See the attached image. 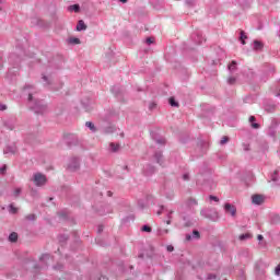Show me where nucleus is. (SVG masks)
<instances>
[{
  "instance_id": "nucleus-16",
  "label": "nucleus",
  "mask_w": 280,
  "mask_h": 280,
  "mask_svg": "<svg viewBox=\"0 0 280 280\" xmlns=\"http://www.w3.org/2000/svg\"><path fill=\"white\" fill-rule=\"evenodd\" d=\"M86 30V25L83 20H80L77 24V32H82Z\"/></svg>"
},
{
  "instance_id": "nucleus-50",
  "label": "nucleus",
  "mask_w": 280,
  "mask_h": 280,
  "mask_svg": "<svg viewBox=\"0 0 280 280\" xmlns=\"http://www.w3.org/2000/svg\"><path fill=\"white\" fill-rule=\"evenodd\" d=\"M183 179H184V180H189V173L184 174V175H183Z\"/></svg>"
},
{
  "instance_id": "nucleus-29",
  "label": "nucleus",
  "mask_w": 280,
  "mask_h": 280,
  "mask_svg": "<svg viewBox=\"0 0 280 280\" xmlns=\"http://www.w3.org/2000/svg\"><path fill=\"white\" fill-rule=\"evenodd\" d=\"M271 180L273 183H277L279 180V171H275L273 174H271Z\"/></svg>"
},
{
  "instance_id": "nucleus-3",
  "label": "nucleus",
  "mask_w": 280,
  "mask_h": 280,
  "mask_svg": "<svg viewBox=\"0 0 280 280\" xmlns=\"http://www.w3.org/2000/svg\"><path fill=\"white\" fill-rule=\"evenodd\" d=\"M63 139H65L68 148H73V145L80 144V140L78 139V136L74 133H65Z\"/></svg>"
},
{
  "instance_id": "nucleus-57",
  "label": "nucleus",
  "mask_w": 280,
  "mask_h": 280,
  "mask_svg": "<svg viewBox=\"0 0 280 280\" xmlns=\"http://www.w3.org/2000/svg\"><path fill=\"white\" fill-rule=\"evenodd\" d=\"M107 196L110 198V197H113V191H107Z\"/></svg>"
},
{
  "instance_id": "nucleus-17",
  "label": "nucleus",
  "mask_w": 280,
  "mask_h": 280,
  "mask_svg": "<svg viewBox=\"0 0 280 280\" xmlns=\"http://www.w3.org/2000/svg\"><path fill=\"white\" fill-rule=\"evenodd\" d=\"M168 104H170V106H173L174 108H178V106H179L178 102L176 101V98L174 96H171L168 98Z\"/></svg>"
},
{
  "instance_id": "nucleus-47",
  "label": "nucleus",
  "mask_w": 280,
  "mask_h": 280,
  "mask_svg": "<svg viewBox=\"0 0 280 280\" xmlns=\"http://www.w3.org/2000/svg\"><path fill=\"white\" fill-rule=\"evenodd\" d=\"M65 266L58 264L57 266H55V270H63Z\"/></svg>"
},
{
  "instance_id": "nucleus-8",
  "label": "nucleus",
  "mask_w": 280,
  "mask_h": 280,
  "mask_svg": "<svg viewBox=\"0 0 280 280\" xmlns=\"http://www.w3.org/2000/svg\"><path fill=\"white\" fill-rule=\"evenodd\" d=\"M42 80L46 82L45 86H48V89H50L51 91H58L57 89L54 88V78L43 74Z\"/></svg>"
},
{
  "instance_id": "nucleus-53",
  "label": "nucleus",
  "mask_w": 280,
  "mask_h": 280,
  "mask_svg": "<svg viewBox=\"0 0 280 280\" xmlns=\"http://www.w3.org/2000/svg\"><path fill=\"white\" fill-rule=\"evenodd\" d=\"M59 215H60V218H67V213H65V212H59Z\"/></svg>"
},
{
  "instance_id": "nucleus-19",
  "label": "nucleus",
  "mask_w": 280,
  "mask_h": 280,
  "mask_svg": "<svg viewBox=\"0 0 280 280\" xmlns=\"http://www.w3.org/2000/svg\"><path fill=\"white\" fill-rule=\"evenodd\" d=\"M253 237V234H250V233H245V234H241L240 236H238V240H241V242H244V241H246V240H250Z\"/></svg>"
},
{
  "instance_id": "nucleus-60",
  "label": "nucleus",
  "mask_w": 280,
  "mask_h": 280,
  "mask_svg": "<svg viewBox=\"0 0 280 280\" xmlns=\"http://www.w3.org/2000/svg\"><path fill=\"white\" fill-rule=\"evenodd\" d=\"M120 3H128V0H119Z\"/></svg>"
},
{
  "instance_id": "nucleus-5",
  "label": "nucleus",
  "mask_w": 280,
  "mask_h": 280,
  "mask_svg": "<svg viewBox=\"0 0 280 280\" xmlns=\"http://www.w3.org/2000/svg\"><path fill=\"white\" fill-rule=\"evenodd\" d=\"M67 170H69V172H78V170H80V158H71L68 163Z\"/></svg>"
},
{
  "instance_id": "nucleus-13",
  "label": "nucleus",
  "mask_w": 280,
  "mask_h": 280,
  "mask_svg": "<svg viewBox=\"0 0 280 280\" xmlns=\"http://www.w3.org/2000/svg\"><path fill=\"white\" fill-rule=\"evenodd\" d=\"M255 121H257V118L255 116H250L249 122H252V128H254L255 130H259V128H261V125H259Z\"/></svg>"
},
{
  "instance_id": "nucleus-33",
  "label": "nucleus",
  "mask_w": 280,
  "mask_h": 280,
  "mask_svg": "<svg viewBox=\"0 0 280 280\" xmlns=\"http://www.w3.org/2000/svg\"><path fill=\"white\" fill-rule=\"evenodd\" d=\"M231 139L229 138V136H224L221 141H220V145H225V143H229Z\"/></svg>"
},
{
  "instance_id": "nucleus-24",
  "label": "nucleus",
  "mask_w": 280,
  "mask_h": 280,
  "mask_svg": "<svg viewBox=\"0 0 280 280\" xmlns=\"http://www.w3.org/2000/svg\"><path fill=\"white\" fill-rule=\"evenodd\" d=\"M246 38H248V36H246V33L244 31H241L240 40L242 45H246Z\"/></svg>"
},
{
  "instance_id": "nucleus-23",
  "label": "nucleus",
  "mask_w": 280,
  "mask_h": 280,
  "mask_svg": "<svg viewBox=\"0 0 280 280\" xmlns=\"http://www.w3.org/2000/svg\"><path fill=\"white\" fill-rule=\"evenodd\" d=\"M69 12H80V4H72L68 8Z\"/></svg>"
},
{
  "instance_id": "nucleus-61",
  "label": "nucleus",
  "mask_w": 280,
  "mask_h": 280,
  "mask_svg": "<svg viewBox=\"0 0 280 280\" xmlns=\"http://www.w3.org/2000/svg\"><path fill=\"white\" fill-rule=\"evenodd\" d=\"M166 224H172V220H167V221H166Z\"/></svg>"
},
{
  "instance_id": "nucleus-37",
  "label": "nucleus",
  "mask_w": 280,
  "mask_h": 280,
  "mask_svg": "<svg viewBox=\"0 0 280 280\" xmlns=\"http://www.w3.org/2000/svg\"><path fill=\"white\" fill-rule=\"evenodd\" d=\"M25 219L28 220V222H34V220H36V214H27Z\"/></svg>"
},
{
  "instance_id": "nucleus-44",
  "label": "nucleus",
  "mask_w": 280,
  "mask_h": 280,
  "mask_svg": "<svg viewBox=\"0 0 280 280\" xmlns=\"http://www.w3.org/2000/svg\"><path fill=\"white\" fill-rule=\"evenodd\" d=\"M156 108V103H150L149 110H154Z\"/></svg>"
},
{
  "instance_id": "nucleus-59",
  "label": "nucleus",
  "mask_w": 280,
  "mask_h": 280,
  "mask_svg": "<svg viewBox=\"0 0 280 280\" xmlns=\"http://www.w3.org/2000/svg\"><path fill=\"white\" fill-rule=\"evenodd\" d=\"M34 268H35V270H38V269H40V266L35 265Z\"/></svg>"
},
{
  "instance_id": "nucleus-18",
  "label": "nucleus",
  "mask_w": 280,
  "mask_h": 280,
  "mask_svg": "<svg viewBox=\"0 0 280 280\" xmlns=\"http://www.w3.org/2000/svg\"><path fill=\"white\" fill-rule=\"evenodd\" d=\"M9 242H19V234L16 232H12L10 235H9Z\"/></svg>"
},
{
  "instance_id": "nucleus-56",
  "label": "nucleus",
  "mask_w": 280,
  "mask_h": 280,
  "mask_svg": "<svg viewBox=\"0 0 280 280\" xmlns=\"http://www.w3.org/2000/svg\"><path fill=\"white\" fill-rule=\"evenodd\" d=\"M5 108H8L5 105L0 106V110H5Z\"/></svg>"
},
{
  "instance_id": "nucleus-54",
  "label": "nucleus",
  "mask_w": 280,
  "mask_h": 280,
  "mask_svg": "<svg viewBox=\"0 0 280 280\" xmlns=\"http://www.w3.org/2000/svg\"><path fill=\"white\" fill-rule=\"evenodd\" d=\"M257 240H258L259 242H261V241L264 240V235L259 234V235L257 236Z\"/></svg>"
},
{
  "instance_id": "nucleus-49",
  "label": "nucleus",
  "mask_w": 280,
  "mask_h": 280,
  "mask_svg": "<svg viewBox=\"0 0 280 280\" xmlns=\"http://www.w3.org/2000/svg\"><path fill=\"white\" fill-rule=\"evenodd\" d=\"M104 232V225H98L97 233H103Z\"/></svg>"
},
{
  "instance_id": "nucleus-21",
  "label": "nucleus",
  "mask_w": 280,
  "mask_h": 280,
  "mask_svg": "<svg viewBox=\"0 0 280 280\" xmlns=\"http://www.w3.org/2000/svg\"><path fill=\"white\" fill-rule=\"evenodd\" d=\"M85 126H86V128H90V130H92V132H97V128L95 127V125L92 121H86Z\"/></svg>"
},
{
  "instance_id": "nucleus-34",
  "label": "nucleus",
  "mask_w": 280,
  "mask_h": 280,
  "mask_svg": "<svg viewBox=\"0 0 280 280\" xmlns=\"http://www.w3.org/2000/svg\"><path fill=\"white\" fill-rule=\"evenodd\" d=\"M5 172H8V165L0 166V175L5 176Z\"/></svg>"
},
{
  "instance_id": "nucleus-62",
  "label": "nucleus",
  "mask_w": 280,
  "mask_h": 280,
  "mask_svg": "<svg viewBox=\"0 0 280 280\" xmlns=\"http://www.w3.org/2000/svg\"><path fill=\"white\" fill-rule=\"evenodd\" d=\"M12 58H14V55H11L10 60H12Z\"/></svg>"
},
{
  "instance_id": "nucleus-15",
  "label": "nucleus",
  "mask_w": 280,
  "mask_h": 280,
  "mask_svg": "<svg viewBox=\"0 0 280 280\" xmlns=\"http://www.w3.org/2000/svg\"><path fill=\"white\" fill-rule=\"evenodd\" d=\"M4 154H16V147L9 145L3 150Z\"/></svg>"
},
{
  "instance_id": "nucleus-41",
  "label": "nucleus",
  "mask_w": 280,
  "mask_h": 280,
  "mask_svg": "<svg viewBox=\"0 0 280 280\" xmlns=\"http://www.w3.org/2000/svg\"><path fill=\"white\" fill-rule=\"evenodd\" d=\"M209 199L213 200L214 202H220V198H218L217 196H213V195H210Z\"/></svg>"
},
{
  "instance_id": "nucleus-52",
  "label": "nucleus",
  "mask_w": 280,
  "mask_h": 280,
  "mask_svg": "<svg viewBox=\"0 0 280 280\" xmlns=\"http://www.w3.org/2000/svg\"><path fill=\"white\" fill-rule=\"evenodd\" d=\"M218 276H215L214 273H210L208 275V279H217Z\"/></svg>"
},
{
  "instance_id": "nucleus-1",
  "label": "nucleus",
  "mask_w": 280,
  "mask_h": 280,
  "mask_svg": "<svg viewBox=\"0 0 280 280\" xmlns=\"http://www.w3.org/2000/svg\"><path fill=\"white\" fill-rule=\"evenodd\" d=\"M28 102H34L32 108L36 115H45L47 113V105L43 101L34 98V91H28Z\"/></svg>"
},
{
  "instance_id": "nucleus-40",
  "label": "nucleus",
  "mask_w": 280,
  "mask_h": 280,
  "mask_svg": "<svg viewBox=\"0 0 280 280\" xmlns=\"http://www.w3.org/2000/svg\"><path fill=\"white\" fill-rule=\"evenodd\" d=\"M147 45H154V37H148L145 39Z\"/></svg>"
},
{
  "instance_id": "nucleus-31",
  "label": "nucleus",
  "mask_w": 280,
  "mask_h": 280,
  "mask_svg": "<svg viewBox=\"0 0 280 280\" xmlns=\"http://www.w3.org/2000/svg\"><path fill=\"white\" fill-rule=\"evenodd\" d=\"M141 231H142L143 233H152V228H151L150 225H143V226L141 228Z\"/></svg>"
},
{
  "instance_id": "nucleus-9",
  "label": "nucleus",
  "mask_w": 280,
  "mask_h": 280,
  "mask_svg": "<svg viewBox=\"0 0 280 280\" xmlns=\"http://www.w3.org/2000/svg\"><path fill=\"white\" fill-rule=\"evenodd\" d=\"M252 202L254 205H264L266 202V197L264 195H254L252 196Z\"/></svg>"
},
{
  "instance_id": "nucleus-14",
  "label": "nucleus",
  "mask_w": 280,
  "mask_h": 280,
  "mask_svg": "<svg viewBox=\"0 0 280 280\" xmlns=\"http://www.w3.org/2000/svg\"><path fill=\"white\" fill-rule=\"evenodd\" d=\"M229 72L230 73H235L237 71V61L233 60L229 66H228Z\"/></svg>"
},
{
  "instance_id": "nucleus-10",
  "label": "nucleus",
  "mask_w": 280,
  "mask_h": 280,
  "mask_svg": "<svg viewBox=\"0 0 280 280\" xmlns=\"http://www.w3.org/2000/svg\"><path fill=\"white\" fill-rule=\"evenodd\" d=\"M191 38L197 45H202V42L206 40L205 37H202V34L200 33L192 34Z\"/></svg>"
},
{
  "instance_id": "nucleus-45",
  "label": "nucleus",
  "mask_w": 280,
  "mask_h": 280,
  "mask_svg": "<svg viewBox=\"0 0 280 280\" xmlns=\"http://www.w3.org/2000/svg\"><path fill=\"white\" fill-rule=\"evenodd\" d=\"M200 176H202L201 173H199V174L197 175V179H196L197 185H202V183L200 182Z\"/></svg>"
},
{
  "instance_id": "nucleus-30",
  "label": "nucleus",
  "mask_w": 280,
  "mask_h": 280,
  "mask_svg": "<svg viewBox=\"0 0 280 280\" xmlns=\"http://www.w3.org/2000/svg\"><path fill=\"white\" fill-rule=\"evenodd\" d=\"M268 135L269 137H277V129H275V127H269Z\"/></svg>"
},
{
  "instance_id": "nucleus-27",
  "label": "nucleus",
  "mask_w": 280,
  "mask_h": 280,
  "mask_svg": "<svg viewBox=\"0 0 280 280\" xmlns=\"http://www.w3.org/2000/svg\"><path fill=\"white\" fill-rule=\"evenodd\" d=\"M69 43H70V45H80V38H78V37H70L69 38Z\"/></svg>"
},
{
  "instance_id": "nucleus-48",
  "label": "nucleus",
  "mask_w": 280,
  "mask_h": 280,
  "mask_svg": "<svg viewBox=\"0 0 280 280\" xmlns=\"http://www.w3.org/2000/svg\"><path fill=\"white\" fill-rule=\"evenodd\" d=\"M166 249H167L168 253H174V246H172V245H168L166 247Z\"/></svg>"
},
{
  "instance_id": "nucleus-55",
  "label": "nucleus",
  "mask_w": 280,
  "mask_h": 280,
  "mask_svg": "<svg viewBox=\"0 0 280 280\" xmlns=\"http://www.w3.org/2000/svg\"><path fill=\"white\" fill-rule=\"evenodd\" d=\"M186 240H187V242L191 241V235L190 234H186Z\"/></svg>"
},
{
  "instance_id": "nucleus-51",
  "label": "nucleus",
  "mask_w": 280,
  "mask_h": 280,
  "mask_svg": "<svg viewBox=\"0 0 280 280\" xmlns=\"http://www.w3.org/2000/svg\"><path fill=\"white\" fill-rule=\"evenodd\" d=\"M163 209H165V207L161 206V209L156 212V214H158V215H162Z\"/></svg>"
},
{
  "instance_id": "nucleus-25",
  "label": "nucleus",
  "mask_w": 280,
  "mask_h": 280,
  "mask_svg": "<svg viewBox=\"0 0 280 280\" xmlns=\"http://www.w3.org/2000/svg\"><path fill=\"white\" fill-rule=\"evenodd\" d=\"M153 139L156 143H159V145H165L166 143V140L163 137H160V138L154 137Z\"/></svg>"
},
{
  "instance_id": "nucleus-32",
  "label": "nucleus",
  "mask_w": 280,
  "mask_h": 280,
  "mask_svg": "<svg viewBox=\"0 0 280 280\" xmlns=\"http://www.w3.org/2000/svg\"><path fill=\"white\" fill-rule=\"evenodd\" d=\"M235 82H237V78H235V77H230L228 79V84H230L231 86H233V84H235Z\"/></svg>"
},
{
  "instance_id": "nucleus-46",
  "label": "nucleus",
  "mask_w": 280,
  "mask_h": 280,
  "mask_svg": "<svg viewBox=\"0 0 280 280\" xmlns=\"http://www.w3.org/2000/svg\"><path fill=\"white\" fill-rule=\"evenodd\" d=\"M189 205H198V201L194 198L188 199Z\"/></svg>"
},
{
  "instance_id": "nucleus-38",
  "label": "nucleus",
  "mask_w": 280,
  "mask_h": 280,
  "mask_svg": "<svg viewBox=\"0 0 280 280\" xmlns=\"http://www.w3.org/2000/svg\"><path fill=\"white\" fill-rule=\"evenodd\" d=\"M192 237H195V240H200V232L198 230H194Z\"/></svg>"
},
{
  "instance_id": "nucleus-63",
  "label": "nucleus",
  "mask_w": 280,
  "mask_h": 280,
  "mask_svg": "<svg viewBox=\"0 0 280 280\" xmlns=\"http://www.w3.org/2000/svg\"><path fill=\"white\" fill-rule=\"evenodd\" d=\"M271 71L275 72V68H272Z\"/></svg>"
},
{
  "instance_id": "nucleus-20",
  "label": "nucleus",
  "mask_w": 280,
  "mask_h": 280,
  "mask_svg": "<svg viewBox=\"0 0 280 280\" xmlns=\"http://www.w3.org/2000/svg\"><path fill=\"white\" fill-rule=\"evenodd\" d=\"M9 213H12L13 215H16V213H19V208L14 207V203H11L9 206Z\"/></svg>"
},
{
  "instance_id": "nucleus-2",
  "label": "nucleus",
  "mask_w": 280,
  "mask_h": 280,
  "mask_svg": "<svg viewBox=\"0 0 280 280\" xmlns=\"http://www.w3.org/2000/svg\"><path fill=\"white\" fill-rule=\"evenodd\" d=\"M200 214L202 218H207L208 220H211V222H218L220 220V214L218 213V210L213 208H206L200 211Z\"/></svg>"
},
{
  "instance_id": "nucleus-39",
  "label": "nucleus",
  "mask_w": 280,
  "mask_h": 280,
  "mask_svg": "<svg viewBox=\"0 0 280 280\" xmlns=\"http://www.w3.org/2000/svg\"><path fill=\"white\" fill-rule=\"evenodd\" d=\"M34 85H31V84H26V85H24V88H23V91H34Z\"/></svg>"
},
{
  "instance_id": "nucleus-11",
  "label": "nucleus",
  "mask_w": 280,
  "mask_h": 280,
  "mask_svg": "<svg viewBox=\"0 0 280 280\" xmlns=\"http://www.w3.org/2000/svg\"><path fill=\"white\" fill-rule=\"evenodd\" d=\"M254 51H264V44L261 40L259 39H255L254 40V47H253Z\"/></svg>"
},
{
  "instance_id": "nucleus-6",
  "label": "nucleus",
  "mask_w": 280,
  "mask_h": 280,
  "mask_svg": "<svg viewBox=\"0 0 280 280\" xmlns=\"http://www.w3.org/2000/svg\"><path fill=\"white\" fill-rule=\"evenodd\" d=\"M224 210H225V213H230L232 218H235V215H237V208L232 203H225Z\"/></svg>"
},
{
  "instance_id": "nucleus-58",
  "label": "nucleus",
  "mask_w": 280,
  "mask_h": 280,
  "mask_svg": "<svg viewBox=\"0 0 280 280\" xmlns=\"http://www.w3.org/2000/svg\"><path fill=\"white\" fill-rule=\"evenodd\" d=\"M124 170H126L127 172H130V168L128 167V165L124 166Z\"/></svg>"
},
{
  "instance_id": "nucleus-4",
  "label": "nucleus",
  "mask_w": 280,
  "mask_h": 280,
  "mask_svg": "<svg viewBox=\"0 0 280 280\" xmlns=\"http://www.w3.org/2000/svg\"><path fill=\"white\" fill-rule=\"evenodd\" d=\"M33 183L36 187H44V185H47V176L43 175V173H36L33 176Z\"/></svg>"
},
{
  "instance_id": "nucleus-12",
  "label": "nucleus",
  "mask_w": 280,
  "mask_h": 280,
  "mask_svg": "<svg viewBox=\"0 0 280 280\" xmlns=\"http://www.w3.org/2000/svg\"><path fill=\"white\" fill-rule=\"evenodd\" d=\"M154 159L156 160V163L163 167V152L156 151L154 153Z\"/></svg>"
},
{
  "instance_id": "nucleus-28",
  "label": "nucleus",
  "mask_w": 280,
  "mask_h": 280,
  "mask_svg": "<svg viewBox=\"0 0 280 280\" xmlns=\"http://www.w3.org/2000/svg\"><path fill=\"white\" fill-rule=\"evenodd\" d=\"M109 148H110L112 152H119V144L112 142L109 144Z\"/></svg>"
},
{
  "instance_id": "nucleus-22",
  "label": "nucleus",
  "mask_w": 280,
  "mask_h": 280,
  "mask_svg": "<svg viewBox=\"0 0 280 280\" xmlns=\"http://www.w3.org/2000/svg\"><path fill=\"white\" fill-rule=\"evenodd\" d=\"M238 3L243 8H250V0H238Z\"/></svg>"
},
{
  "instance_id": "nucleus-26",
  "label": "nucleus",
  "mask_w": 280,
  "mask_h": 280,
  "mask_svg": "<svg viewBox=\"0 0 280 280\" xmlns=\"http://www.w3.org/2000/svg\"><path fill=\"white\" fill-rule=\"evenodd\" d=\"M58 240H59L60 244H65L66 242L69 241V236H67L66 234H61L58 236Z\"/></svg>"
},
{
  "instance_id": "nucleus-42",
  "label": "nucleus",
  "mask_w": 280,
  "mask_h": 280,
  "mask_svg": "<svg viewBox=\"0 0 280 280\" xmlns=\"http://www.w3.org/2000/svg\"><path fill=\"white\" fill-rule=\"evenodd\" d=\"M47 259H49V254H44V255H42L40 258H39L40 261H45V260H47Z\"/></svg>"
},
{
  "instance_id": "nucleus-43",
  "label": "nucleus",
  "mask_w": 280,
  "mask_h": 280,
  "mask_svg": "<svg viewBox=\"0 0 280 280\" xmlns=\"http://www.w3.org/2000/svg\"><path fill=\"white\" fill-rule=\"evenodd\" d=\"M245 152H250V144H243Z\"/></svg>"
},
{
  "instance_id": "nucleus-36",
  "label": "nucleus",
  "mask_w": 280,
  "mask_h": 280,
  "mask_svg": "<svg viewBox=\"0 0 280 280\" xmlns=\"http://www.w3.org/2000/svg\"><path fill=\"white\" fill-rule=\"evenodd\" d=\"M23 190L21 189V188H15V190H14V192H13V196H14V198H19L20 196H21V192H22Z\"/></svg>"
},
{
  "instance_id": "nucleus-35",
  "label": "nucleus",
  "mask_w": 280,
  "mask_h": 280,
  "mask_svg": "<svg viewBox=\"0 0 280 280\" xmlns=\"http://www.w3.org/2000/svg\"><path fill=\"white\" fill-rule=\"evenodd\" d=\"M186 5L188 8H194V5H196V0H186Z\"/></svg>"
},
{
  "instance_id": "nucleus-7",
  "label": "nucleus",
  "mask_w": 280,
  "mask_h": 280,
  "mask_svg": "<svg viewBox=\"0 0 280 280\" xmlns=\"http://www.w3.org/2000/svg\"><path fill=\"white\" fill-rule=\"evenodd\" d=\"M156 172V167H154L151 164H147L143 168H142V174L143 176H152V174H155Z\"/></svg>"
}]
</instances>
